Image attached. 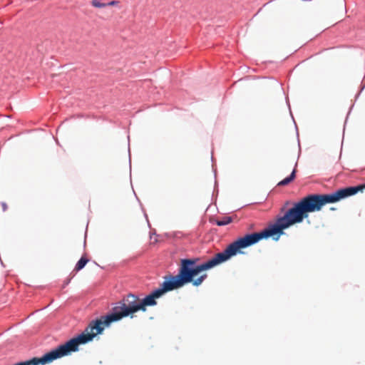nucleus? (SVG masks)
Returning <instances> with one entry per match:
<instances>
[{
	"instance_id": "1",
	"label": "nucleus",
	"mask_w": 365,
	"mask_h": 365,
	"mask_svg": "<svg viewBox=\"0 0 365 365\" xmlns=\"http://www.w3.org/2000/svg\"><path fill=\"white\" fill-rule=\"evenodd\" d=\"M275 235H277L275 240H278L281 235H279L274 223L259 232L248 234L237 239L229 245L223 252L216 254L214 257L203 264H197L199 260L198 258L181 259L179 272L177 275L165 276L164 277L165 281L160 288L153 291L144 299H140L142 311L145 312L147 306L156 305V299L160 298L168 292L182 287L188 283H192L195 287L200 286L207 278V275L204 274L195 279V277L199 273L227 261L232 256L236 255L237 253L240 252L242 249L253 245L262 239L269 237H274Z\"/></svg>"
},
{
	"instance_id": "2",
	"label": "nucleus",
	"mask_w": 365,
	"mask_h": 365,
	"mask_svg": "<svg viewBox=\"0 0 365 365\" xmlns=\"http://www.w3.org/2000/svg\"><path fill=\"white\" fill-rule=\"evenodd\" d=\"M139 310L142 311L140 299L134 294H130L113 308L112 313L91 321L81 334L72 338L40 358L34 357L31 360L14 365H44L49 364L57 359L78 351L80 344H84L92 341L96 335L101 334L104 329L109 327L111 323L118 322L128 316L133 318V314Z\"/></svg>"
},
{
	"instance_id": "3",
	"label": "nucleus",
	"mask_w": 365,
	"mask_h": 365,
	"mask_svg": "<svg viewBox=\"0 0 365 365\" xmlns=\"http://www.w3.org/2000/svg\"><path fill=\"white\" fill-rule=\"evenodd\" d=\"M364 189L365 184L344 187L330 194L309 195L294 203V206L289 209L282 217L277 219L274 224L279 235H282L284 234V230L295 224L301 223L304 219L308 217L309 213L318 212L327 204L336 202L345 197L354 195L358 192H362Z\"/></svg>"
},
{
	"instance_id": "4",
	"label": "nucleus",
	"mask_w": 365,
	"mask_h": 365,
	"mask_svg": "<svg viewBox=\"0 0 365 365\" xmlns=\"http://www.w3.org/2000/svg\"><path fill=\"white\" fill-rule=\"evenodd\" d=\"M296 176V169L294 168L290 175L287 178H285L284 180H281L278 182V186H285L292 182Z\"/></svg>"
},
{
	"instance_id": "5",
	"label": "nucleus",
	"mask_w": 365,
	"mask_h": 365,
	"mask_svg": "<svg viewBox=\"0 0 365 365\" xmlns=\"http://www.w3.org/2000/svg\"><path fill=\"white\" fill-rule=\"evenodd\" d=\"M88 262V259H86L84 257H82L77 262L76 267H75V270L76 272H78L79 270L82 269L85 267V265L87 264Z\"/></svg>"
},
{
	"instance_id": "6",
	"label": "nucleus",
	"mask_w": 365,
	"mask_h": 365,
	"mask_svg": "<svg viewBox=\"0 0 365 365\" xmlns=\"http://www.w3.org/2000/svg\"><path fill=\"white\" fill-rule=\"evenodd\" d=\"M232 221L231 217H223L221 220L216 221V225L218 226H224L230 224Z\"/></svg>"
},
{
	"instance_id": "7",
	"label": "nucleus",
	"mask_w": 365,
	"mask_h": 365,
	"mask_svg": "<svg viewBox=\"0 0 365 365\" xmlns=\"http://www.w3.org/2000/svg\"><path fill=\"white\" fill-rule=\"evenodd\" d=\"M91 4L96 8H104L107 6L106 4L101 3L99 0H91Z\"/></svg>"
},
{
	"instance_id": "8",
	"label": "nucleus",
	"mask_w": 365,
	"mask_h": 365,
	"mask_svg": "<svg viewBox=\"0 0 365 365\" xmlns=\"http://www.w3.org/2000/svg\"><path fill=\"white\" fill-rule=\"evenodd\" d=\"M117 3H118L117 1H110V2H109V3L106 4H107V6H113V5L117 4Z\"/></svg>"
}]
</instances>
